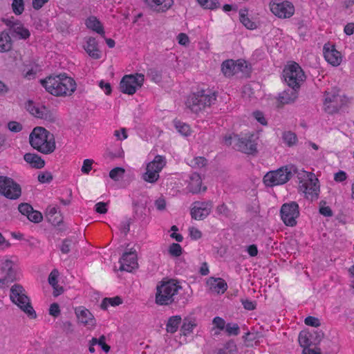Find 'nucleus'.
<instances>
[{"label":"nucleus","mask_w":354,"mask_h":354,"mask_svg":"<svg viewBox=\"0 0 354 354\" xmlns=\"http://www.w3.org/2000/svg\"><path fill=\"white\" fill-rule=\"evenodd\" d=\"M40 82L48 93L55 97H70L77 89L75 80L65 73L50 75Z\"/></svg>","instance_id":"obj_1"},{"label":"nucleus","mask_w":354,"mask_h":354,"mask_svg":"<svg viewBox=\"0 0 354 354\" xmlns=\"http://www.w3.org/2000/svg\"><path fill=\"white\" fill-rule=\"evenodd\" d=\"M29 139L30 145L41 153L48 154L55 149L53 136L43 127L34 128Z\"/></svg>","instance_id":"obj_2"},{"label":"nucleus","mask_w":354,"mask_h":354,"mask_svg":"<svg viewBox=\"0 0 354 354\" xmlns=\"http://www.w3.org/2000/svg\"><path fill=\"white\" fill-rule=\"evenodd\" d=\"M180 289L176 280L162 281L156 286V303L160 306L172 304Z\"/></svg>","instance_id":"obj_3"},{"label":"nucleus","mask_w":354,"mask_h":354,"mask_svg":"<svg viewBox=\"0 0 354 354\" xmlns=\"http://www.w3.org/2000/svg\"><path fill=\"white\" fill-rule=\"evenodd\" d=\"M216 99V95L212 91L199 89L188 96L185 104L192 112L198 113L205 108L210 106L214 103Z\"/></svg>","instance_id":"obj_4"},{"label":"nucleus","mask_w":354,"mask_h":354,"mask_svg":"<svg viewBox=\"0 0 354 354\" xmlns=\"http://www.w3.org/2000/svg\"><path fill=\"white\" fill-rule=\"evenodd\" d=\"M223 141L225 145H233L234 148L245 153L252 154L257 151V138L250 133L241 136L227 134Z\"/></svg>","instance_id":"obj_5"},{"label":"nucleus","mask_w":354,"mask_h":354,"mask_svg":"<svg viewBox=\"0 0 354 354\" xmlns=\"http://www.w3.org/2000/svg\"><path fill=\"white\" fill-rule=\"evenodd\" d=\"M299 189L307 198L317 199L319 193L318 179L312 172L301 171L298 173Z\"/></svg>","instance_id":"obj_6"},{"label":"nucleus","mask_w":354,"mask_h":354,"mask_svg":"<svg viewBox=\"0 0 354 354\" xmlns=\"http://www.w3.org/2000/svg\"><path fill=\"white\" fill-rule=\"evenodd\" d=\"M10 298L30 318L36 317V313L30 305V299L24 287L20 284H14L10 288Z\"/></svg>","instance_id":"obj_7"},{"label":"nucleus","mask_w":354,"mask_h":354,"mask_svg":"<svg viewBox=\"0 0 354 354\" xmlns=\"http://www.w3.org/2000/svg\"><path fill=\"white\" fill-rule=\"evenodd\" d=\"M283 76L288 86L292 88H299L306 79L302 68L295 62L288 64L285 67Z\"/></svg>","instance_id":"obj_8"},{"label":"nucleus","mask_w":354,"mask_h":354,"mask_svg":"<svg viewBox=\"0 0 354 354\" xmlns=\"http://www.w3.org/2000/svg\"><path fill=\"white\" fill-rule=\"evenodd\" d=\"M167 160L165 156L157 155L153 160L146 165V171L142 174V179L150 183L156 182L162 169L165 167Z\"/></svg>","instance_id":"obj_9"},{"label":"nucleus","mask_w":354,"mask_h":354,"mask_svg":"<svg viewBox=\"0 0 354 354\" xmlns=\"http://www.w3.org/2000/svg\"><path fill=\"white\" fill-rule=\"evenodd\" d=\"M292 176V168L285 166L268 172L263 177V182L266 186L269 187L280 185L287 183Z\"/></svg>","instance_id":"obj_10"},{"label":"nucleus","mask_w":354,"mask_h":354,"mask_svg":"<svg viewBox=\"0 0 354 354\" xmlns=\"http://www.w3.org/2000/svg\"><path fill=\"white\" fill-rule=\"evenodd\" d=\"M271 12L279 19H289L295 14L293 3L288 0H272L269 3Z\"/></svg>","instance_id":"obj_11"},{"label":"nucleus","mask_w":354,"mask_h":354,"mask_svg":"<svg viewBox=\"0 0 354 354\" xmlns=\"http://www.w3.org/2000/svg\"><path fill=\"white\" fill-rule=\"evenodd\" d=\"M144 80L145 76L141 73L124 75L120 83V91L123 93L133 95L142 86Z\"/></svg>","instance_id":"obj_12"},{"label":"nucleus","mask_w":354,"mask_h":354,"mask_svg":"<svg viewBox=\"0 0 354 354\" xmlns=\"http://www.w3.org/2000/svg\"><path fill=\"white\" fill-rule=\"evenodd\" d=\"M0 275L3 285L18 278L17 267L12 257L3 258L0 266Z\"/></svg>","instance_id":"obj_13"},{"label":"nucleus","mask_w":354,"mask_h":354,"mask_svg":"<svg viewBox=\"0 0 354 354\" xmlns=\"http://www.w3.org/2000/svg\"><path fill=\"white\" fill-rule=\"evenodd\" d=\"M25 109L30 114L37 118L48 121H53L55 119V113L48 107L32 100H28L26 102Z\"/></svg>","instance_id":"obj_14"},{"label":"nucleus","mask_w":354,"mask_h":354,"mask_svg":"<svg viewBox=\"0 0 354 354\" xmlns=\"http://www.w3.org/2000/svg\"><path fill=\"white\" fill-rule=\"evenodd\" d=\"M0 194L10 199H17L21 194L19 185L12 178L0 176Z\"/></svg>","instance_id":"obj_15"},{"label":"nucleus","mask_w":354,"mask_h":354,"mask_svg":"<svg viewBox=\"0 0 354 354\" xmlns=\"http://www.w3.org/2000/svg\"><path fill=\"white\" fill-rule=\"evenodd\" d=\"M281 218L286 225L295 226L299 215V205L295 202L284 203L280 209Z\"/></svg>","instance_id":"obj_16"},{"label":"nucleus","mask_w":354,"mask_h":354,"mask_svg":"<svg viewBox=\"0 0 354 354\" xmlns=\"http://www.w3.org/2000/svg\"><path fill=\"white\" fill-rule=\"evenodd\" d=\"M341 97L336 88L325 92L324 109L326 112L330 114L337 112L341 106Z\"/></svg>","instance_id":"obj_17"},{"label":"nucleus","mask_w":354,"mask_h":354,"mask_svg":"<svg viewBox=\"0 0 354 354\" xmlns=\"http://www.w3.org/2000/svg\"><path fill=\"white\" fill-rule=\"evenodd\" d=\"M75 313L80 324L88 329H93L96 325V320L93 315L84 306H79L75 309Z\"/></svg>","instance_id":"obj_18"},{"label":"nucleus","mask_w":354,"mask_h":354,"mask_svg":"<svg viewBox=\"0 0 354 354\" xmlns=\"http://www.w3.org/2000/svg\"><path fill=\"white\" fill-rule=\"evenodd\" d=\"M212 208V202H195L191 209L192 217L196 220H203L209 214Z\"/></svg>","instance_id":"obj_19"},{"label":"nucleus","mask_w":354,"mask_h":354,"mask_svg":"<svg viewBox=\"0 0 354 354\" xmlns=\"http://www.w3.org/2000/svg\"><path fill=\"white\" fill-rule=\"evenodd\" d=\"M324 55L326 61L333 66H337L342 62L341 53L331 44L328 43L324 46Z\"/></svg>","instance_id":"obj_20"},{"label":"nucleus","mask_w":354,"mask_h":354,"mask_svg":"<svg viewBox=\"0 0 354 354\" xmlns=\"http://www.w3.org/2000/svg\"><path fill=\"white\" fill-rule=\"evenodd\" d=\"M120 270L131 272L138 268L137 254L135 252H129L123 254L120 259Z\"/></svg>","instance_id":"obj_21"},{"label":"nucleus","mask_w":354,"mask_h":354,"mask_svg":"<svg viewBox=\"0 0 354 354\" xmlns=\"http://www.w3.org/2000/svg\"><path fill=\"white\" fill-rule=\"evenodd\" d=\"M83 48L91 58L98 59L101 57V52L95 38L93 37H85Z\"/></svg>","instance_id":"obj_22"},{"label":"nucleus","mask_w":354,"mask_h":354,"mask_svg":"<svg viewBox=\"0 0 354 354\" xmlns=\"http://www.w3.org/2000/svg\"><path fill=\"white\" fill-rule=\"evenodd\" d=\"M245 64V62L241 60H239L237 62H234L232 59L226 60L221 65V71L225 76L230 77L235 74L239 69H241Z\"/></svg>","instance_id":"obj_23"},{"label":"nucleus","mask_w":354,"mask_h":354,"mask_svg":"<svg viewBox=\"0 0 354 354\" xmlns=\"http://www.w3.org/2000/svg\"><path fill=\"white\" fill-rule=\"evenodd\" d=\"M209 290L218 294L224 293L227 288L226 282L221 278L210 277L207 281Z\"/></svg>","instance_id":"obj_24"},{"label":"nucleus","mask_w":354,"mask_h":354,"mask_svg":"<svg viewBox=\"0 0 354 354\" xmlns=\"http://www.w3.org/2000/svg\"><path fill=\"white\" fill-rule=\"evenodd\" d=\"M187 189L189 192L196 194L200 192L201 190L205 191V187H202V179L199 174L194 173L189 176V180L187 185Z\"/></svg>","instance_id":"obj_25"},{"label":"nucleus","mask_w":354,"mask_h":354,"mask_svg":"<svg viewBox=\"0 0 354 354\" xmlns=\"http://www.w3.org/2000/svg\"><path fill=\"white\" fill-rule=\"evenodd\" d=\"M5 24L10 26L13 32L21 39H27L30 36V31L19 22H12L10 19L5 20Z\"/></svg>","instance_id":"obj_26"},{"label":"nucleus","mask_w":354,"mask_h":354,"mask_svg":"<svg viewBox=\"0 0 354 354\" xmlns=\"http://www.w3.org/2000/svg\"><path fill=\"white\" fill-rule=\"evenodd\" d=\"M152 9L158 12L167 10L174 3L173 0H147L145 1Z\"/></svg>","instance_id":"obj_27"},{"label":"nucleus","mask_w":354,"mask_h":354,"mask_svg":"<svg viewBox=\"0 0 354 354\" xmlns=\"http://www.w3.org/2000/svg\"><path fill=\"white\" fill-rule=\"evenodd\" d=\"M85 25L88 29L100 34V35H104L103 26L96 17H88L85 21Z\"/></svg>","instance_id":"obj_28"},{"label":"nucleus","mask_w":354,"mask_h":354,"mask_svg":"<svg viewBox=\"0 0 354 354\" xmlns=\"http://www.w3.org/2000/svg\"><path fill=\"white\" fill-rule=\"evenodd\" d=\"M24 160L32 167L41 169L44 167V160L37 154L27 153L24 156Z\"/></svg>","instance_id":"obj_29"},{"label":"nucleus","mask_w":354,"mask_h":354,"mask_svg":"<svg viewBox=\"0 0 354 354\" xmlns=\"http://www.w3.org/2000/svg\"><path fill=\"white\" fill-rule=\"evenodd\" d=\"M297 88L290 87L282 92L279 97V101L283 104H289L294 102L297 97Z\"/></svg>","instance_id":"obj_30"},{"label":"nucleus","mask_w":354,"mask_h":354,"mask_svg":"<svg viewBox=\"0 0 354 354\" xmlns=\"http://www.w3.org/2000/svg\"><path fill=\"white\" fill-rule=\"evenodd\" d=\"M12 48V40L9 34L5 31L0 32V53L7 52Z\"/></svg>","instance_id":"obj_31"},{"label":"nucleus","mask_w":354,"mask_h":354,"mask_svg":"<svg viewBox=\"0 0 354 354\" xmlns=\"http://www.w3.org/2000/svg\"><path fill=\"white\" fill-rule=\"evenodd\" d=\"M240 21L248 29L253 30L256 28V24L248 17V10L246 9H241L239 11Z\"/></svg>","instance_id":"obj_32"},{"label":"nucleus","mask_w":354,"mask_h":354,"mask_svg":"<svg viewBox=\"0 0 354 354\" xmlns=\"http://www.w3.org/2000/svg\"><path fill=\"white\" fill-rule=\"evenodd\" d=\"M181 322V317L180 316H173L169 318L167 324V331L171 333H175Z\"/></svg>","instance_id":"obj_33"},{"label":"nucleus","mask_w":354,"mask_h":354,"mask_svg":"<svg viewBox=\"0 0 354 354\" xmlns=\"http://www.w3.org/2000/svg\"><path fill=\"white\" fill-rule=\"evenodd\" d=\"M46 214L48 221L51 222L53 225H56L59 223V219L57 220V217L53 218L54 216L58 214V207L57 206H48L46 208Z\"/></svg>","instance_id":"obj_34"},{"label":"nucleus","mask_w":354,"mask_h":354,"mask_svg":"<svg viewBox=\"0 0 354 354\" xmlns=\"http://www.w3.org/2000/svg\"><path fill=\"white\" fill-rule=\"evenodd\" d=\"M174 127L181 135L188 136L190 135V127L188 124L180 122V120H174Z\"/></svg>","instance_id":"obj_35"},{"label":"nucleus","mask_w":354,"mask_h":354,"mask_svg":"<svg viewBox=\"0 0 354 354\" xmlns=\"http://www.w3.org/2000/svg\"><path fill=\"white\" fill-rule=\"evenodd\" d=\"M187 163L193 168H201L206 165L207 160L203 157L198 156L187 160Z\"/></svg>","instance_id":"obj_36"},{"label":"nucleus","mask_w":354,"mask_h":354,"mask_svg":"<svg viewBox=\"0 0 354 354\" xmlns=\"http://www.w3.org/2000/svg\"><path fill=\"white\" fill-rule=\"evenodd\" d=\"M12 10L16 15H20L24 11V0H12Z\"/></svg>","instance_id":"obj_37"},{"label":"nucleus","mask_w":354,"mask_h":354,"mask_svg":"<svg viewBox=\"0 0 354 354\" xmlns=\"http://www.w3.org/2000/svg\"><path fill=\"white\" fill-rule=\"evenodd\" d=\"M125 173V169L122 167H115L111 169L109 172V177L115 180L118 181L122 178Z\"/></svg>","instance_id":"obj_38"},{"label":"nucleus","mask_w":354,"mask_h":354,"mask_svg":"<svg viewBox=\"0 0 354 354\" xmlns=\"http://www.w3.org/2000/svg\"><path fill=\"white\" fill-rule=\"evenodd\" d=\"M283 140L287 145L291 147L296 144L297 138L294 133L287 131L283 134Z\"/></svg>","instance_id":"obj_39"},{"label":"nucleus","mask_w":354,"mask_h":354,"mask_svg":"<svg viewBox=\"0 0 354 354\" xmlns=\"http://www.w3.org/2000/svg\"><path fill=\"white\" fill-rule=\"evenodd\" d=\"M58 275H59L58 271L56 270H54L50 272V274L48 277V282L55 289H57L56 286L57 285ZM56 290L57 291V292L55 295H58L61 293L62 288H60V290Z\"/></svg>","instance_id":"obj_40"},{"label":"nucleus","mask_w":354,"mask_h":354,"mask_svg":"<svg viewBox=\"0 0 354 354\" xmlns=\"http://www.w3.org/2000/svg\"><path fill=\"white\" fill-rule=\"evenodd\" d=\"M198 3L204 8L213 10L218 7L217 0H197Z\"/></svg>","instance_id":"obj_41"},{"label":"nucleus","mask_w":354,"mask_h":354,"mask_svg":"<svg viewBox=\"0 0 354 354\" xmlns=\"http://www.w3.org/2000/svg\"><path fill=\"white\" fill-rule=\"evenodd\" d=\"M196 326V324L192 320H185L181 328V330L184 335L190 334L194 328Z\"/></svg>","instance_id":"obj_42"},{"label":"nucleus","mask_w":354,"mask_h":354,"mask_svg":"<svg viewBox=\"0 0 354 354\" xmlns=\"http://www.w3.org/2000/svg\"><path fill=\"white\" fill-rule=\"evenodd\" d=\"M224 329L229 335H237L240 332V329L238 324L235 323L227 324V325H225Z\"/></svg>","instance_id":"obj_43"},{"label":"nucleus","mask_w":354,"mask_h":354,"mask_svg":"<svg viewBox=\"0 0 354 354\" xmlns=\"http://www.w3.org/2000/svg\"><path fill=\"white\" fill-rule=\"evenodd\" d=\"M298 340L301 346L304 348L308 347L310 345V339L308 337V334L306 332H301L299 335Z\"/></svg>","instance_id":"obj_44"},{"label":"nucleus","mask_w":354,"mask_h":354,"mask_svg":"<svg viewBox=\"0 0 354 354\" xmlns=\"http://www.w3.org/2000/svg\"><path fill=\"white\" fill-rule=\"evenodd\" d=\"M169 253L173 257H179L182 254V248L178 243H172L169 248Z\"/></svg>","instance_id":"obj_45"},{"label":"nucleus","mask_w":354,"mask_h":354,"mask_svg":"<svg viewBox=\"0 0 354 354\" xmlns=\"http://www.w3.org/2000/svg\"><path fill=\"white\" fill-rule=\"evenodd\" d=\"M27 217L30 221L34 223H39L43 218L42 214L39 212L34 210L33 209Z\"/></svg>","instance_id":"obj_46"},{"label":"nucleus","mask_w":354,"mask_h":354,"mask_svg":"<svg viewBox=\"0 0 354 354\" xmlns=\"http://www.w3.org/2000/svg\"><path fill=\"white\" fill-rule=\"evenodd\" d=\"M93 344H95L96 345H99L101 346L103 351H104L106 353L109 352L110 350L109 346H108L105 342V337L104 336H101L99 339L97 338H93Z\"/></svg>","instance_id":"obj_47"},{"label":"nucleus","mask_w":354,"mask_h":354,"mask_svg":"<svg viewBox=\"0 0 354 354\" xmlns=\"http://www.w3.org/2000/svg\"><path fill=\"white\" fill-rule=\"evenodd\" d=\"M94 161L92 159H85L81 168V171L83 174H88L92 169V166Z\"/></svg>","instance_id":"obj_48"},{"label":"nucleus","mask_w":354,"mask_h":354,"mask_svg":"<svg viewBox=\"0 0 354 354\" xmlns=\"http://www.w3.org/2000/svg\"><path fill=\"white\" fill-rule=\"evenodd\" d=\"M122 302V299L119 297H115L112 298H105L103 301L104 305H111L112 306H115L121 304Z\"/></svg>","instance_id":"obj_49"},{"label":"nucleus","mask_w":354,"mask_h":354,"mask_svg":"<svg viewBox=\"0 0 354 354\" xmlns=\"http://www.w3.org/2000/svg\"><path fill=\"white\" fill-rule=\"evenodd\" d=\"M212 324L214 326L219 329L220 330H222L225 327V320L220 317H216L213 319Z\"/></svg>","instance_id":"obj_50"},{"label":"nucleus","mask_w":354,"mask_h":354,"mask_svg":"<svg viewBox=\"0 0 354 354\" xmlns=\"http://www.w3.org/2000/svg\"><path fill=\"white\" fill-rule=\"evenodd\" d=\"M19 211L24 215L28 216L30 212L32 211V207L28 203H22L19 205Z\"/></svg>","instance_id":"obj_51"},{"label":"nucleus","mask_w":354,"mask_h":354,"mask_svg":"<svg viewBox=\"0 0 354 354\" xmlns=\"http://www.w3.org/2000/svg\"><path fill=\"white\" fill-rule=\"evenodd\" d=\"M254 118L258 121L262 125H266L267 124V120L265 118L263 113L261 111H254L253 113Z\"/></svg>","instance_id":"obj_52"},{"label":"nucleus","mask_w":354,"mask_h":354,"mask_svg":"<svg viewBox=\"0 0 354 354\" xmlns=\"http://www.w3.org/2000/svg\"><path fill=\"white\" fill-rule=\"evenodd\" d=\"M52 179L53 177L48 172L42 173L38 175V180L41 183H49Z\"/></svg>","instance_id":"obj_53"},{"label":"nucleus","mask_w":354,"mask_h":354,"mask_svg":"<svg viewBox=\"0 0 354 354\" xmlns=\"http://www.w3.org/2000/svg\"><path fill=\"white\" fill-rule=\"evenodd\" d=\"M189 232L191 238L194 240L200 239L202 235L201 232L194 227H190L189 229Z\"/></svg>","instance_id":"obj_54"},{"label":"nucleus","mask_w":354,"mask_h":354,"mask_svg":"<svg viewBox=\"0 0 354 354\" xmlns=\"http://www.w3.org/2000/svg\"><path fill=\"white\" fill-rule=\"evenodd\" d=\"M304 322H305V324L306 325L310 326L317 327V326H319V319L315 318V317H311V316L307 317L305 319Z\"/></svg>","instance_id":"obj_55"},{"label":"nucleus","mask_w":354,"mask_h":354,"mask_svg":"<svg viewBox=\"0 0 354 354\" xmlns=\"http://www.w3.org/2000/svg\"><path fill=\"white\" fill-rule=\"evenodd\" d=\"M60 313L59 306L57 304L53 303L50 306L49 314L55 317Z\"/></svg>","instance_id":"obj_56"},{"label":"nucleus","mask_w":354,"mask_h":354,"mask_svg":"<svg viewBox=\"0 0 354 354\" xmlns=\"http://www.w3.org/2000/svg\"><path fill=\"white\" fill-rule=\"evenodd\" d=\"M177 40L178 44L183 46H187L189 43V37L185 33H180L177 36Z\"/></svg>","instance_id":"obj_57"},{"label":"nucleus","mask_w":354,"mask_h":354,"mask_svg":"<svg viewBox=\"0 0 354 354\" xmlns=\"http://www.w3.org/2000/svg\"><path fill=\"white\" fill-rule=\"evenodd\" d=\"M155 207L158 211H163L166 208V201L163 198H159L155 201Z\"/></svg>","instance_id":"obj_58"},{"label":"nucleus","mask_w":354,"mask_h":354,"mask_svg":"<svg viewBox=\"0 0 354 354\" xmlns=\"http://www.w3.org/2000/svg\"><path fill=\"white\" fill-rule=\"evenodd\" d=\"M106 206V203L100 202L95 205V209L99 214H105L107 212Z\"/></svg>","instance_id":"obj_59"},{"label":"nucleus","mask_w":354,"mask_h":354,"mask_svg":"<svg viewBox=\"0 0 354 354\" xmlns=\"http://www.w3.org/2000/svg\"><path fill=\"white\" fill-rule=\"evenodd\" d=\"M216 212L218 215L227 216L229 210L225 204H221L216 207Z\"/></svg>","instance_id":"obj_60"},{"label":"nucleus","mask_w":354,"mask_h":354,"mask_svg":"<svg viewBox=\"0 0 354 354\" xmlns=\"http://www.w3.org/2000/svg\"><path fill=\"white\" fill-rule=\"evenodd\" d=\"M8 127L12 132H19L21 130V125L17 122H10L8 124Z\"/></svg>","instance_id":"obj_61"},{"label":"nucleus","mask_w":354,"mask_h":354,"mask_svg":"<svg viewBox=\"0 0 354 354\" xmlns=\"http://www.w3.org/2000/svg\"><path fill=\"white\" fill-rule=\"evenodd\" d=\"M346 178H347V174L344 171H339L334 176V180L336 182H339V183L344 181Z\"/></svg>","instance_id":"obj_62"},{"label":"nucleus","mask_w":354,"mask_h":354,"mask_svg":"<svg viewBox=\"0 0 354 354\" xmlns=\"http://www.w3.org/2000/svg\"><path fill=\"white\" fill-rule=\"evenodd\" d=\"M114 136L118 140H123L127 138V134L124 129L115 131Z\"/></svg>","instance_id":"obj_63"},{"label":"nucleus","mask_w":354,"mask_h":354,"mask_svg":"<svg viewBox=\"0 0 354 354\" xmlns=\"http://www.w3.org/2000/svg\"><path fill=\"white\" fill-rule=\"evenodd\" d=\"M99 86L104 91L105 94L109 95L111 93V87L109 83L100 81Z\"/></svg>","instance_id":"obj_64"}]
</instances>
